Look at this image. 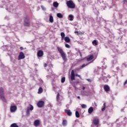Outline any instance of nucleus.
<instances>
[{
    "instance_id": "nucleus-14",
    "label": "nucleus",
    "mask_w": 127,
    "mask_h": 127,
    "mask_svg": "<svg viewBox=\"0 0 127 127\" xmlns=\"http://www.w3.org/2000/svg\"><path fill=\"white\" fill-rule=\"evenodd\" d=\"M99 120L97 118H95L93 120V124L94 126H96L97 127H99Z\"/></svg>"
},
{
    "instance_id": "nucleus-36",
    "label": "nucleus",
    "mask_w": 127,
    "mask_h": 127,
    "mask_svg": "<svg viewBox=\"0 0 127 127\" xmlns=\"http://www.w3.org/2000/svg\"><path fill=\"white\" fill-rule=\"evenodd\" d=\"M127 84V79L126 80V81L124 82V85H126Z\"/></svg>"
},
{
    "instance_id": "nucleus-23",
    "label": "nucleus",
    "mask_w": 127,
    "mask_h": 127,
    "mask_svg": "<svg viewBox=\"0 0 127 127\" xmlns=\"http://www.w3.org/2000/svg\"><path fill=\"white\" fill-rule=\"evenodd\" d=\"M62 125L64 127H66L67 126V121L63 120Z\"/></svg>"
},
{
    "instance_id": "nucleus-40",
    "label": "nucleus",
    "mask_w": 127,
    "mask_h": 127,
    "mask_svg": "<svg viewBox=\"0 0 127 127\" xmlns=\"http://www.w3.org/2000/svg\"><path fill=\"white\" fill-rule=\"evenodd\" d=\"M20 49L21 50H23V47H20Z\"/></svg>"
},
{
    "instance_id": "nucleus-43",
    "label": "nucleus",
    "mask_w": 127,
    "mask_h": 127,
    "mask_svg": "<svg viewBox=\"0 0 127 127\" xmlns=\"http://www.w3.org/2000/svg\"><path fill=\"white\" fill-rule=\"evenodd\" d=\"M123 1L124 2H127V0H124Z\"/></svg>"
},
{
    "instance_id": "nucleus-30",
    "label": "nucleus",
    "mask_w": 127,
    "mask_h": 127,
    "mask_svg": "<svg viewBox=\"0 0 127 127\" xmlns=\"http://www.w3.org/2000/svg\"><path fill=\"white\" fill-rule=\"evenodd\" d=\"M60 97V94L59 93H58L57 96V101L59 100V98Z\"/></svg>"
},
{
    "instance_id": "nucleus-24",
    "label": "nucleus",
    "mask_w": 127,
    "mask_h": 127,
    "mask_svg": "<svg viewBox=\"0 0 127 127\" xmlns=\"http://www.w3.org/2000/svg\"><path fill=\"white\" fill-rule=\"evenodd\" d=\"M57 15L59 18H63V15H62V14L61 13H58Z\"/></svg>"
},
{
    "instance_id": "nucleus-6",
    "label": "nucleus",
    "mask_w": 127,
    "mask_h": 127,
    "mask_svg": "<svg viewBox=\"0 0 127 127\" xmlns=\"http://www.w3.org/2000/svg\"><path fill=\"white\" fill-rule=\"evenodd\" d=\"M75 76H76L77 77H80V75L78 74H75L74 73V70H72L71 72V76H70V79L71 81H74L75 80Z\"/></svg>"
},
{
    "instance_id": "nucleus-44",
    "label": "nucleus",
    "mask_w": 127,
    "mask_h": 127,
    "mask_svg": "<svg viewBox=\"0 0 127 127\" xmlns=\"http://www.w3.org/2000/svg\"><path fill=\"white\" fill-rule=\"evenodd\" d=\"M80 57H82V54H81V52H80Z\"/></svg>"
},
{
    "instance_id": "nucleus-12",
    "label": "nucleus",
    "mask_w": 127,
    "mask_h": 127,
    "mask_svg": "<svg viewBox=\"0 0 127 127\" xmlns=\"http://www.w3.org/2000/svg\"><path fill=\"white\" fill-rule=\"evenodd\" d=\"M86 59L87 61H91V60H93L94 59V55H90L87 56L86 58Z\"/></svg>"
},
{
    "instance_id": "nucleus-8",
    "label": "nucleus",
    "mask_w": 127,
    "mask_h": 127,
    "mask_svg": "<svg viewBox=\"0 0 127 127\" xmlns=\"http://www.w3.org/2000/svg\"><path fill=\"white\" fill-rule=\"evenodd\" d=\"M33 106L32 105L30 104V107H27V111H26V114L27 115H29L30 114V111H33Z\"/></svg>"
},
{
    "instance_id": "nucleus-17",
    "label": "nucleus",
    "mask_w": 127,
    "mask_h": 127,
    "mask_svg": "<svg viewBox=\"0 0 127 127\" xmlns=\"http://www.w3.org/2000/svg\"><path fill=\"white\" fill-rule=\"evenodd\" d=\"M92 44L94 46H97V45H98V42L97 40H94L92 41Z\"/></svg>"
},
{
    "instance_id": "nucleus-2",
    "label": "nucleus",
    "mask_w": 127,
    "mask_h": 127,
    "mask_svg": "<svg viewBox=\"0 0 127 127\" xmlns=\"http://www.w3.org/2000/svg\"><path fill=\"white\" fill-rule=\"evenodd\" d=\"M24 26L29 27L30 26V18L28 16L24 17Z\"/></svg>"
},
{
    "instance_id": "nucleus-35",
    "label": "nucleus",
    "mask_w": 127,
    "mask_h": 127,
    "mask_svg": "<svg viewBox=\"0 0 127 127\" xmlns=\"http://www.w3.org/2000/svg\"><path fill=\"white\" fill-rule=\"evenodd\" d=\"M105 110H106V107H103V108L102 109V112H104V111H105Z\"/></svg>"
},
{
    "instance_id": "nucleus-45",
    "label": "nucleus",
    "mask_w": 127,
    "mask_h": 127,
    "mask_svg": "<svg viewBox=\"0 0 127 127\" xmlns=\"http://www.w3.org/2000/svg\"><path fill=\"white\" fill-rule=\"evenodd\" d=\"M77 99H80V96H77Z\"/></svg>"
},
{
    "instance_id": "nucleus-9",
    "label": "nucleus",
    "mask_w": 127,
    "mask_h": 127,
    "mask_svg": "<svg viewBox=\"0 0 127 127\" xmlns=\"http://www.w3.org/2000/svg\"><path fill=\"white\" fill-rule=\"evenodd\" d=\"M25 56L22 52H20L19 55L18 57V60H21V59H24Z\"/></svg>"
},
{
    "instance_id": "nucleus-20",
    "label": "nucleus",
    "mask_w": 127,
    "mask_h": 127,
    "mask_svg": "<svg viewBox=\"0 0 127 127\" xmlns=\"http://www.w3.org/2000/svg\"><path fill=\"white\" fill-rule=\"evenodd\" d=\"M89 64H90V63H88L86 64H82L80 67V69H83V68H84V67H86V66H88V65H89Z\"/></svg>"
},
{
    "instance_id": "nucleus-18",
    "label": "nucleus",
    "mask_w": 127,
    "mask_h": 127,
    "mask_svg": "<svg viewBox=\"0 0 127 127\" xmlns=\"http://www.w3.org/2000/svg\"><path fill=\"white\" fill-rule=\"evenodd\" d=\"M93 111H94V108L91 107L88 109V113L92 114Z\"/></svg>"
},
{
    "instance_id": "nucleus-7",
    "label": "nucleus",
    "mask_w": 127,
    "mask_h": 127,
    "mask_svg": "<svg viewBox=\"0 0 127 127\" xmlns=\"http://www.w3.org/2000/svg\"><path fill=\"white\" fill-rule=\"evenodd\" d=\"M45 104V103L44 102V101H39L37 103V107H38V108H43V107H44Z\"/></svg>"
},
{
    "instance_id": "nucleus-37",
    "label": "nucleus",
    "mask_w": 127,
    "mask_h": 127,
    "mask_svg": "<svg viewBox=\"0 0 127 127\" xmlns=\"http://www.w3.org/2000/svg\"><path fill=\"white\" fill-rule=\"evenodd\" d=\"M44 67H47V64H45L44 65Z\"/></svg>"
},
{
    "instance_id": "nucleus-33",
    "label": "nucleus",
    "mask_w": 127,
    "mask_h": 127,
    "mask_svg": "<svg viewBox=\"0 0 127 127\" xmlns=\"http://www.w3.org/2000/svg\"><path fill=\"white\" fill-rule=\"evenodd\" d=\"M41 7L43 10H45V7H44L43 5L41 6Z\"/></svg>"
},
{
    "instance_id": "nucleus-3",
    "label": "nucleus",
    "mask_w": 127,
    "mask_h": 127,
    "mask_svg": "<svg viewBox=\"0 0 127 127\" xmlns=\"http://www.w3.org/2000/svg\"><path fill=\"white\" fill-rule=\"evenodd\" d=\"M0 98L3 102L6 103V99L4 97V89L3 88H0Z\"/></svg>"
},
{
    "instance_id": "nucleus-32",
    "label": "nucleus",
    "mask_w": 127,
    "mask_h": 127,
    "mask_svg": "<svg viewBox=\"0 0 127 127\" xmlns=\"http://www.w3.org/2000/svg\"><path fill=\"white\" fill-rule=\"evenodd\" d=\"M65 46L66 48H70V45H69L68 44H65Z\"/></svg>"
},
{
    "instance_id": "nucleus-27",
    "label": "nucleus",
    "mask_w": 127,
    "mask_h": 127,
    "mask_svg": "<svg viewBox=\"0 0 127 127\" xmlns=\"http://www.w3.org/2000/svg\"><path fill=\"white\" fill-rule=\"evenodd\" d=\"M10 127H18V125H17V124H16V123L12 124L10 125Z\"/></svg>"
},
{
    "instance_id": "nucleus-42",
    "label": "nucleus",
    "mask_w": 127,
    "mask_h": 127,
    "mask_svg": "<svg viewBox=\"0 0 127 127\" xmlns=\"http://www.w3.org/2000/svg\"><path fill=\"white\" fill-rule=\"evenodd\" d=\"M85 89H86V88L84 86L82 87V90H85Z\"/></svg>"
},
{
    "instance_id": "nucleus-28",
    "label": "nucleus",
    "mask_w": 127,
    "mask_h": 127,
    "mask_svg": "<svg viewBox=\"0 0 127 127\" xmlns=\"http://www.w3.org/2000/svg\"><path fill=\"white\" fill-rule=\"evenodd\" d=\"M65 77H63V78L61 79V83H64V82H65Z\"/></svg>"
},
{
    "instance_id": "nucleus-25",
    "label": "nucleus",
    "mask_w": 127,
    "mask_h": 127,
    "mask_svg": "<svg viewBox=\"0 0 127 127\" xmlns=\"http://www.w3.org/2000/svg\"><path fill=\"white\" fill-rule=\"evenodd\" d=\"M42 92H43V89H42V87H40L39 88V90H38V94H41V93H42Z\"/></svg>"
},
{
    "instance_id": "nucleus-11",
    "label": "nucleus",
    "mask_w": 127,
    "mask_h": 127,
    "mask_svg": "<svg viewBox=\"0 0 127 127\" xmlns=\"http://www.w3.org/2000/svg\"><path fill=\"white\" fill-rule=\"evenodd\" d=\"M44 54V53H43V51L42 50H39L38 51L37 55L38 57H42Z\"/></svg>"
},
{
    "instance_id": "nucleus-10",
    "label": "nucleus",
    "mask_w": 127,
    "mask_h": 127,
    "mask_svg": "<svg viewBox=\"0 0 127 127\" xmlns=\"http://www.w3.org/2000/svg\"><path fill=\"white\" fill-rule=\"evenodd\" d=\"M16 110H17V107L15 105L11 106L10 108V111L11 113H14Z\"/></svg>"
},
{
    "instance_id": "nucleus-16",
    "label": "nucleus",
    "mask_w": 127,
    "mask_h": 127,
    "mask_svg": "<svg viewBox=\"0 0 127 127\" xmlns=\"http://www.w3.org/2000/svg\"><path fill=\"white\" fill-rule=\"evenodd\" d=\"M64 112L67 114V116H69V117L72 116V112H71V110H64Z\"/></svg>"
},
{
    "instance_id": "nucleus-21",
    "label": "nucleus",
    "mask_w": 127,
    "mask_h": 127,
    "mask_svg": "<svg viewBox=\"0 0 127 127\" xmlns=\"http://www.w3.org/2000/svg\"><path fill=\"white\" fill-rule=\"evenodd\" d=\"M53 6H54V7H58V6H59V3H58V2H54L53 3Z\"/></svg>"
},
{
    "instance_id": "nucleus-19",
    "label": "nucleus",
    "mask_w": 127,
    "mask_h": 127,
    "mask_svg": "<svg viewBox=\"0 0 127 127\" xmlns=\"http://www.w3.org/2000/svg\"><path fill=\"white\" fill-rule=\"evenodd\" d=\"M49 21L51 22V23H53V22H54V19H53V16H52V15L50 16Z\"/></svg>"
},
{
    "instance_id": "nucleus-29",
    "label": "nucleus",
    "mask_w": 127,
    "mask_h": 127,
    "mask_svg": "<svg viewBox=\"0 0 127 127\" xmlns=\"http://www.w3.org/2000/svg\"><path fill=\"white\" fill-rule=\"evenodd\" d=\"M81 108H82V109H86V108H87V105L85 104H82Z\"/></svg>"
},
{
    "instance_id": "nucleus-39",
    "label": "nucleus",
    "mask_w": 127,
    "mask_h": 127,
    "mask_svg": "<svg viewBox=\"0 0 127 127\" xmlns=\"http://www.w3.org/2000/svg\"><path fill=\"white\" fill-rule=\"evenodd\" d=\"M104 108H106V103L103 104Z\"/></svg>"
},
{
    "instance_id": "nucleus-22",
    "label": "nucleus",
    "mask_w": 127,
    "mask_h": 127,
    "mask_svg": "<svg viewBox=\"0 0 127 127\" xmlns=\"http://www.w3.org/2000/svg\"><path fill=\"white\" fill-rule=\"evenodd\" d=\"M74 19V17L72 15H69L68 16V20L70 21H72L73 19Z\"/></svg>"
},
{
    "instance_id": "nucleus-38",
    "label": "nucleus",
    "mask_w": 127,
    "mask_h": 127,
    "mask_svg": "<svg viewBox=\"0 0 127 127\" xmlns=\"http://www.w3.org/2000/svg\"><path fill=\"white\" fill-rule=\"evenodd\" d=\"M94 105L95 106V107H97V103H96V102H94Z\"/></svg>"
},
{
    "instance_id": "nucleus-5",
    "label": "nucleus",
    "mask_w": 127,
    "mask_h": 127,
    "mask_svg": "<svg viewBox=\"0 0 127 127\" xmlns=\"http://www.w3.org/2000/svg\"><path fill=\"white\" fill-rule=\"evenodd\" d=\"M61 36L62 37V40H64V41H65L66 43H69V42H71V40L69 37H65V33H64V32H62L61 33Z\"/></svg>"
},
{
    "instance_id": "nucleus-26",
    "label": "nucleus",
    "mask_w": 127,
    "mask_h": 127,
    "mask_svg": "<svg viewBox=\"0 0 127 127\" xmlns=\"http://www.w3.org/2000/svg\"><path fill=\"white\" fill-rule=\"evenodd\" d=\"M75 116H76V118H80V113H79V112L78 111L75 112Z\"/></svg>"
},
{
    "instance_id": "nucleus-41",
    "label": "nucleus",
    "mask_w": 127,
    "mask_h": 127,
    "mask_svg": "<svg viewBox=\"0 0 127 127\" xmlns=\"http://www.w3.org/2000/svg\"><path fill=\"white\" fill-rule=\"evenodd\" d=\"M86 80H87V81H88V82H91V79H87Z\"/></svg>"
},
{
    "instance_id": "nucleus-13",
    "label": "nucleus",
    "mask_w": 127,
    "mask_h": 127,
    "mask_svg": "<svg viewBox=\"0 0 127 127\" xmlns=\"http://www.w3.org/2000/svg\"><path fill=\"white\" fill-rule=\"evenodd\" d=\"M34 126L35 127H39L40 126V121L36 120L34 122Z\"/></svg>"
},
{
    "instance_id": "nucleus-1",
    "label": "nucleus",
    "mask_w": 127,
    "mask_h": 127,
    "mask_svg": "<svg viewBox=\"0 0 127 127\" xmlns=\"http://www.w3.org/2000/svg\"><path fill=\"white\" fill-rule=\"evenodd\" d=\"M57 49L59 53H60L61 57L63 58V60H64V62H66V61H67V57H66V54H65L64 51L59 47H57Z\"/></svg>"
},
{
    "instance_id": "nucleus-4",
    "label": "nucleus",
    "mask_w": 127,
    "mask_h": 127,
    "mask_svg": "<svg viewBox=\"0 0 127 127\" xmlns=\"http://www.w3.org/2000/svg\"><path fill=\"white\" fill-rule=\"evenodd\" d=\"M66 4L67 7H68V8L73 9L76 7V5H75V3H74V2H73V1L71 0L66 1Z\"/></svg>"
},
{
    "instance_id": "nucleus-31",
    "label": "nucleus",
    "mask_w": 127,
    "mask_h": 127,
    "mask_svg": "<svg viewBox=\"0 0 127 127\" xmlns=\"http://www.w3.org/2000/svg\"><path fill=\"white\" fill-rule=\"evenodd\" d=\"M84 32H78V35H83L84 34Z\"/></svg>"
},
{
    "instance_id": "nucleus-34",
    "label": "nucleus",
    "mask_w": 127,
    "mask_h": 127,
    "mask_svg": "<svg viewBox=\"0 0 127 127\" xmlns=\"http://www.w3.org/2000/svg\"><path fill=\"white\" fill-rule=\"evenodd\" d=\"M74 33H76L77 35H79V32L77 31H75L74 32Z\"/></svg>"
},
{
    "instance_id": "nucleus-15",
    "label": "nucleus",
    "mask_w": 127,
    "mask_h": 127,
    "mask_svg": "<svg viewBox=\"0 0 127 127\" xmlns=\"http://www.w3.org/2000/svg\"><path fill=\"white\" fill-rule=\"evenodd\" d=\"M104 90L105 91V92H110V86L108 85H105L104 86Z\"/></svg>"
}]
</instances>
